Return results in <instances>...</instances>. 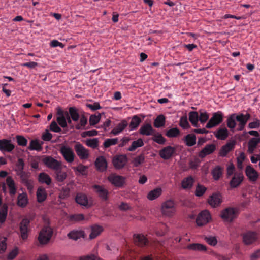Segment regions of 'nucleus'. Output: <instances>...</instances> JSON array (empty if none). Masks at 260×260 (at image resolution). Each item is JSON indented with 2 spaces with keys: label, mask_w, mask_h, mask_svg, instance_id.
I'll return each instance as SVG.
<instances>
[{
  "label": "nucleus",
  "mask_w": 260,
  "mask_h": 260,
  "mask_svg": "<svg viewBox=\"0 0 260 260\" xmlns=\"http://www.w3.org/2000/svg\"><path fill=\"white\" fill-rule=\"evenodd\" d=\"M95 165L97 169L100 171L106 170L107 167V163L104 156L98 157L95 160Z\"/></svg>",
  "instance_id": "24"
},
{
  "label": "nucleus",
  "mask_w": 260,
  "mask_h": 260,
  "mask_svg": "<svg viewBox=\"0 0 260 260\" xmlns=\"http://www.w3.org/2000/svg\"><path fill=\"white\" fill-rule=\"evenodd\" d=\"M18 144L21 146H26L27 144V140L23 136L18 135L16 136Z\"/></svg>",
  "instance_id": "62"
},
{
  "label": "nucleus",
  "mask_w": 260,
  "mask_h": 260,
  "mask_svg": "<svg viewBox=\"0 0 260 260\" xmlns=\"http://www.w3.org/2000/svg\"><path fill=\"white\" fill-rule=\"evenodd\" d=\"M186 248L189 250L198 251H206L207 248L206 246L200 243H192L188 245Z\"/></svg>",
  "instance_id": "34"
},
{
  "label": "nucleus",
  "mask_w": 260,
  "mask_h": 260,
  "mask_svg": "<svg viewBox=\"0 0 260 260\" xmlns=\"http://www.w3.org/2000/svg\"><path fill=\"white\" fill-rule=\"evenodd\" d=\"M179 125L183 129H188L190 127V125L186 116H183L181 117Z\"/></svg>",
  "instance_id": "58"
},
{
  "label": "nucleus",
  "mask_w": 260,
  "mask_h": 260,
  "mask_svg": "<svg viewBox=\"0 0 260 260\" xmlns=\"http://www.w3.org/2000/svg\"><path fill=\"white\" fill-rule=\"evenodd\" d=\"M87 123V118L85 115L82 114L80 117L79 123L76 125L75 128L77 130L84 129Z\"/></svg>",
  "instance_id": "44"
},
{
  "label": "nucleus",
  "mask_w": 260,
  "mask_h": 260,
  "mask_svg": "<svg viewBox=\"0 0 260 260\" xmlns=\"http://www.w3.org/2000/svg\"><path fill=\"white\" fill-rule=\"evenodd\" d=\"M216 150V145L214 144H207L199 153L198 156L201 158H204L206 156L213 153Z\"/></svg>",
  "instance_id": "16"
},
{
  "label": "nucleus",
  "mask_w": 260,
  "mask_h": 260,
  "mask_svg": "<svg viewBox=\"0 0 260 260\" xmlns=\"http://www.w3.org/2000/svg\"><path fill=\"white\" fill-rule=\"evenodd\" d=\"M211 219L210 213L207 210L202 211L197 216L196 223L198 226H203L208 223Z\"/></svg>",
  "instance_id": "7"
},
{
  "label": "nucleus",
  "mask_w": 260,
  "mask_h": 260,
  "mask_svg": "<svg viewBox=\"0 0 260 260\" xmlns=\"http://www.w3.org/2000/svg\"><path fill=\"white\" fill-rule=\"evenodd\" d=\"M57 121L59 125L62 128L67 126V123L66 119V112H63L62 110L59 109L57 112Z\"/></svg>",
  "instance_id": "22"
},
{
  "label": "nucleus",
  "mask_w": 260,
  "mask_h": 260,
  "mask_svg": "<svg viewBox=\"0 0 260 260\" xmlns=\"http://www.w3.org/2000/svg\"><path fill=\"white\" fill-rule=\"evenodd\" d=\"M103 231L102 226L98 224H94L91 226V233L89 235V238L93 239L98 236Z\"/></svg>",
  "instance_id": "27"
},
{
  "label": "nucleus",
  "mask_w": 260,
  "mask_h": 260,
  "mask_svg": "<svg viewBox=\"0 0 260 260\" xmlns=\"http://www.w3.org/2000/svg\"><path fill=\"white\" fill-rule=\"evenodd\" d=\"M101 119V114H99L98 115H92L89 118V123L91 125H94L97 124Z\"/></svg>",
  "instance_id": "63"
},
{
  "label": "nucleus",
  "mask_w": 260,
  "mask_h": 260,
  "mask_svg": "<svg viewBox=\"0 0 260 260\" xmlns=\"http://www.w3.org/2000/svg\"><path fill=\"white\" fill-rule=\"evenodd\" d=\"M38 180L41 183H45L49 185L51 183V177L45 173H41L38 176Z\"/></svg>",
  "instance_id": "41"
},
{
  "label": "nucleus",
  "mask_w": 260,
  "mask_h": 260,
  "mask_svg": "<svg viewBox=\"0 0 260 260\" xmlns=\"http://www.w3.org/2000/svg\"><path fill=\"white\" fill-rule=\"evenodd\" d=\"M118 141V138H112V139H107L105 140L104 142V146L105 148H107L111 146L116 145Z\"/></svg>",
  "instance_id": "55"
},
{
  "label": "nucleus",
  "mask_w": 260,
  "mask_h": 260,
  "mask_svg": "<svg viewBox=\"0 0 260 260\" xmlns=\"http://www.w3.org/2000/svg\"><path fill=\"white\" fill-rule=\"evenodd\" d=\"M30 221L27 218H24L21 221L19 225L20 236L23 240H26L28 237V226Z\"/></svg>",
  "instance_id": "12"
},
{
  "label": "nucleus",
  "mask_w": 260,
  "mask_h": 260,
  "mask_svg": "<svg viewBox=\"0 0 260 260\" xmlns=\"http://www.w3.org/2000/svg\"><path fill=\"white\" fill-rule=\"evenodd\" d=\"M244 175L242 172H235L234 176L230 182V185L231 188H236L238 187L244 180Z\"/></svg>",
  "instance_id": "11"
},
{
  "label": "nucleus",
  "mask_w": 260,
  "mask_h": 260,
  "mask_svg": "<svg viewBox=\"0 0 260 260\" xmlns=\"http://www.w3.org/2000/svg\"><path fill=\"white\" fill-rule=\"evenodd\" d=\"M144 145L143 141L139 138L137 140L134 141L131 146L127 149L129 151H134L137 148L142 147Z\"/></svg>",
  "instance_id": "47"
},
{
  "label": "nucleus",
  "mask_w": 260,
  "mask_h": 260,
  "mask_svg": "<svg viewBox=\"0 0 260 260\" xmlns=\"http://www.w3.org/2000/svg\"><path fill=\"white\" fill-rule=\"evenodd\" d=\"M145 160V157L143 154H140L136 157L133 160V164L136 167H139L141 164L143 163Z\"/></svg>",
  "instance_id": "56"
},
{
  "label": "nucleus",
  "mask_w": 260,
  "mask_h": 260,
  "mask_svg": "<svg viewBox=\"0 0 260 260\" xmlns=\"http://www.w3.org/2000/svg\"><path fill=\"white\" fill-rule=\"evenodd\" d=\"M127 122L126 120H122L118 123L111 132V134L114 135H117L120 133L127 126Z\"/></svg>",
  "instance_id": "32"
},
{
  "label": "nucleus",
  "mask_w": 260,
  "mask_h": 260,
  "mask_svg": "<svg viewBox=\"0 0 260 260\" xmlns=\"http://www.w3.org/2000/svg\"><path fill=\"white\" fill-rule=\"evenodd\" d=\"M75 150L80 159H86L88 158L89 156L88 151L80 143H78L75 145Z\"/></svg>",
  "instance_id": "14"
},
{
  "label": "nucleus",
  "mask_w": 260,
  "mask_h": 260,
  "mask_svg": "<svg viewBox=\"0 0 260 260\" xmlns=\"http://www.w3.org/2000/svg\"><path fill=\"white\" fill-rule=\"evenodd\" d=\"M234 143L230 142L223 146L219 153L220 156L225 157L230 151H232L234 149Z\"/></svg>",
  "instance_id": "30"
},
{
  "label": "nucleus",
  "mask_w": 260,
  "mask_h": 260,
  "mask_svg": "<svg viewBox=\"0 0 260 260\" xmlns=\"http://www.w3.org/2000/svg\"><path fill=\"white\" fill-rule=\"evenodd\" d=\"M108 180L109 182L116 187H122L125 182V177L116 175L111 174L109 176Z\"/></svg>",
  "instance_id": "13"
},
{
  "label": "nucleus",
  "mask_w": 260,
  "mask_h": 260,
  "mask_svg": "<svg viewBox=\"0 0 260 260\" xmlns=\"http://www.w3.org/2000/svg\"><path fill=\"white\" fill-rule=\"evenodd\" d=\"M56 179L58 182H63L67 177V174L60 171H56Z\"/></svg>",
  "instance_id": "61"
},
{
  "label": "nucleus",
  "mask_w": 260,
  "mask_h": 260,
  "mask_svg": "<svg viewBox=\"0 0 260 260\" xmlns=\"http://www.w3.org/2000/svg\"><path fill=\"white\" fill-rule=\"evenodd\" d=\"M8 214V206L6 204H4L0 210V223L5 222Z\"/></svg>",
  "instance_id": "48"
},
{
  "label": "nucleus",
  "mask_w": 260,
  "mask_h": 260,
  "mask_svg": "<svg viewBox=\"0 0 260 260\" xmlns=\"http://www.w3.org/2000/svg\"><path fill=\"white\" fill-rule=\"evenodd\" d=\"M92 188L102 201H106L108 200L109 192L104 185L95 184L92 186Z\"/></svg>",
  "instance_id": "6"
},
{
  "label": "nucleus",
  "mask_w": 260,
  "mask_h": 260,
  "mask_svg": "<svg viewBox=\"0 0 260 260\" xmlns=\"http://www.w3.org/2000/svg\"><path fill=\"white\" fill-rule=\"evenodd\" d=\"M153 136V137L152 138V140L159 144H164L166 142V139L162 136V135L160 133H156V132L154 134V135H152Z\"/></svg>",
  "instance_id": "52"
},
{
  "label": "nucleus",
  "mask_w": 260,
  "mask_h": 260,
  "mask_svg": "<svg viewBox=\"0 0 260 260\" xmlns=\"http://www.w3.org/2000/svg\"><path fill=\"white\" fill-rule=\"evenodd\" d=\"M88 167L80 164L76 167L74 168V171L77 173H79L80 174L86 176L88 174Z\"/></svg>",
  "instance_id": "50"
},
{
  "label": "nucleus",
  "mask_w": 260,
  "mask_h": 260,
  "mask_svg": "<svg viewBox=\"0 0 260 260\" xmlns=\"http://www.w3.org/2000/svg\"><path fill=\"white\" fill-rule=\"evenodd\" d=\"M194 183V179L191 176L184 178L181 181V187L183 189H190Z\"/></svg>",
  "instance_id": "23"
},
{
  "label": "nucleus",
  "mask_w": 260,
  "mask_h": 260,
  "mask_svg": "<svg viewBox=\"0 0 260 260\" xmlns=\"http://www.w3.org/2000/svg\"><path fill=\"white\" fill-rule=\"evenodd\" d=\"M25 163L22 158H19L18 159L17 163L16 164V169H15V171L16 172V174L19 173L20 172H24Z\"/></svg>",
  "instance_id": "53"
},
{
  "label": "nucleus",
  "mask_w": 260,
  "mask_h": 260,
  "mask_svg": "<svg viewBox=\"0 0 260 260\" xmlns=\"http://www.w3.org/2000/svg\"><path fill=\"white\" fill-rule=\"evenodd\" d=\"M207 189V188L205 186L198 183L196 186L195 195L197 197H201L204 194Z\"/></svg>",
  "instance_id": "49"
},
{
  "label": "nucleus",
  "mask_w": 260,
  "mask_h": 260,
  "mask_svg": "<svg viewBox=\"0 0 260 260\" xmlns=\"http://www.w3.org/2000/svg\"><path fill=\"white\" fill-rule=\"evenodd\" d=\"M42 162L48 168L55 171L61 169V163L50 156H44Z\"/></svg>",
  "instance_id": "4"
},
{
  "label": "nucleus",
  "mask_w": 260,
  "mask_h": 260,
  "mask_svg": "<svg viewBox=\"0 0 260 260\" xmlns=\"http://www.w3.org/2000/svg\"><path fill=\"white\" fill-rule=\"evenodd\" d=\"M156 131L153 128L150 123L142 125L139 129V133L142 135L150 136L154 135Z\"/></svg>",
  "instance_id": "21"
},
{
  "label": "nucleus",
  "mask_w": 260,
  "mask_h": 260,
  "mask_svg": "<svg viewBox=\"0 0 260 260\" xmlns=\"http://www.w3.org/2000/svg\"><path fill=\"white\" fill-rule=\"evenodd\" d=\"M75 201L78 204L82 206H85L88 204V200L86 196L81 193L77 194Z\"/></svg>",
  "instance_id": "37"
},
{
  "label": "nucleus",
  "mask_w": 260,
  "mask_h": 260,
  "mask_svg": "<svg viewBox=\"0 0 260 260\" xmlns=\"http://www.w3.org/2000/svg\"><path fill=\"white\" fill-rule=\"evenodd\" d=\"M257 233L253 231H248L243 235V241L245 244L250 245L256 241Z\"/></svg>",
  "instance_id": "15"
},
{
  "label": "nucleus",
  "mask_w": 260,
  "mask_h": 260,
  "mask_svg": "<svg viewBox=\"0 0 260 260\" xmlns=\"http://www.w3.org/2000/svg\"><path fill=\"white\" fill-rule=\"evenodd\" d=\"M184 141L187 146H193L196 143V135L194 134H187L184 137Z\"/></svg>",
  "instance_id": "35"
},
{
  "label": "nucleus",
  "mask_w": 260,
  "mask_h": 260,
  "mask_svg": "<svg viewBox=\"0 0 260 260\" xmlns=\"http://www.w3.org/2000/svg\"><path fill=\"white\" fill-rule=\"evenodd\" d=\"M84 219V215L82 214H74L71 215L70 220L72 221H80Z\"/></svg>",
  "instance_id": "64"
},
{
  "label": "nucleus",
  "mask_w": 260,
  "mask_h": 260,
  "mask_svg": "<svg viewBox=\"0 0 260 260\" xmlns=\"http://www.w3.org/2000/svg\"><path fill=\"white\" fill-rule=\"evenodd\" d=\"M236 114H231L228 118L226 122L228 127L231 129H234L236 126Z\"/></svg>",
  "instance_id": "46"
},
{
  "label": "nucleus",
  "mask_w": 260,
  "mask_h": 260,
  "mask_svg": "<svg viewBox=\"0 0 260 260\" xmlns=\"http://www.w3.org/2000/svg\"><path fill=\"white\" fill-rule=\"evenodd\" d=\"M209 114L205 112L200 110V114L199 115V121L202 124L205 123L209 119Z\"/></svg>",
  "instance_id": "54"
},
{
  "label": "nucleus",
  "mask_w": 260,
  "mask_h": 260,
  "mask_svg": "<svg viewBox=\"0 0 260 260\" xmlns=\"http://www.w3.org/2000/svg\"><path fill=\"white\" fill-rule=\"evenodd\" d=\"M188 119L191 124L195 127H199V114L197 111H190L188 113Z\"/></svg>",
  "instance_id": "28"
},
{
  "label": "nucleus",
  "mask_w": 260,
  "mask_h": 260,
  "mask_svg": "<svg viewBox=\"0 0 260 260\" xmlns=\"http://www.w3.org/2000/svg\"><path fill=\"white\" fill-rule=\"evenodd\" d=\"M176 149L174 147L168 146L159 151V154L164 159L167 160L171 158L175 153Z\"/></svg>",
  "instance_id": "10"
},
{
  "label": "nucleus",
  "mask_w": 260,
  "mask_h": 260,
  "mask_svg": "<svg viewBox=\"0 0 260 260\" xmlns=\"http://www.w3.org/2000/svg\"><path fill=\"white\" fill-rule=\"evenodd\" d=\"M127 161V158L125 155H117L112 160L114 167L117 169H122L124 167Z\"/></svg>",
  "instance_id": "8"
},
{
  "label": "nucleus",
  "mask_w": 260,
  "mask_h": 260,
  "mask_svg": "<svg viewBox=\"0 0 260 260\" xmlns=\"http://www.w3.org/2000/svg\"><path fill=\"white\" fill-rule=\"evenodd\" d=\"M245 174L249 180L252 182L256 181L258 178V172L251 165L246 166Z\"/></svg>",
  "instance_id": "19"
},
{
  "label": "nucleus",
  "mask_w": 260,
  "mask_h": 260,
  "mask_svg": "<svg viewBox=\"0 0 260 260\" xmlns=\"http://www.w3.org/2000/svg\"><path fill=\"white\" fill-rule=\"evenodd\" d=\"M70 190L68 187H63L61 190L59 197L62 200L67 199L70 196Z\"/></svg>",
  "instance_id": "57"
},
{
  "label": "nucleus",
  "mask_w": 260,
  "mask_h": 260,
  "mask_svg": "<svg viewBox=\"0 0 260 260\" xmlns=\"http://www.w3.org/2000/svg\"><path fill=\"white\" fill-rule=\"evenodd\" d=\"M141 122V118L138 115H134L130 122L129 127L131 130L136 129Z\"/></svg>",
  "instance_id": "40"
},
{
  "label": "nucleus",
  "mask_w": 260,
  "mask_h": 260,
  "mask_svg": "<svg viewBox=\"0 0 260 260\" xmlns=\"http://www.w3.org/2000/svg\"><path fill=\"white\" fill-rule=\"evenodd\" d=\"M223 119V114L221 111H218L216 112L213 113L212 117L207 123L206 128H212L218 125L222 122Z\"/></svg>",
  "instance_id": "5"
},
{
  "label": "nucleus",
  "mask_w": 260,
  "mask_h": 260,
  "mask_svg": "<svg viewBox=\"0 0 260 260\" xmlns=\"http://www.w3.org/2000/svg\"><path fill=\"white\" fill-rule=\"evenodd\" d=\"M166 118L163 115H158L154 121V126L156 128H159L165 125Z\"/></svg>",
  "instance_id": "45"
},
{
  "label": "nucleus",
  "mask_w": 260,
  "mask_h": 260,
  "mask_svg": "<svg viewBox=\"0 0 260 260\" xmlns=\"http://www.w3.org/2000/svg\"><path fill=\"white\" fill-rule=\"evenodd\" d=\"M176 212V205L172 200H169L161 205V212L167 216H172Z\"/></svg>",
  "instance_id": "3"
},
{
  "label": "nucleus",
  "mask_w": 260,
  "mask_h": 260,
  "mask_svg": "<svg viewBox=\"0 0 260 260\" xmlns=\"http://www.w3.org/2000/svg\"><path fill=\"white\" fill-rule=\"evenodd\" d=\"M260 143V138H252L250 139L248 143V151L249 153H253L257 145Z\"/></svg>",
  "instance_id": "29"
},
{
  "label": "nucleus",
  "mask_w": 260,
  "mask_h": 260,
  "mask_svg": "<svg viewBox=\"0 0 260 260\" xmlns=\"http://www.w3.org/2000/svg\"><path fill=\"white\" fill-rule=\"evenodd\" d=\"M53 234L52 229L49 226H45L42 228L39 233L38 241L41 244L48 243L51 239Z\"/></svg>",
  "instance_id": "1"
},
{
  "label": "nucleus",
  "mask_w": 260,
  "mask_h": 260,
  "mask_svg": "<svg viewBox=\"0 0 260 260\" xmlns=\"http://www.w3.org/2000/svg\"><path fill=\"white\" fill-rule=\"evenodd\" d=\"M214 134L218 139L224 140L228 137L229 132L226 128H219Z\"/></svg>",
  "instance_id": "31"
},
{
  "label": "nucleus",
  "mask_w": 260,
  "mask_h": 260,
  "mask_svg": "<svg viewBox=\"0 0 260 260\" xmlns=\"http://www.w3.org/2000/svg\"><path fill=\"white\" fill-rule=\"evenodd\" d=\"M14 148L15 146L11 143V140L5 139L0 140V150L1 151L11 152Z\"/></svg>",
  "instance_id": "17"
},
{
  "label": "nucleus",
  "mask_w": 260,
  "mask_h": 260,
  "mask_svg": "<svg viewBox=\"0 0 260 260\" xmlns=\"http://www.w3.org/2000/svg\"><path fill=\"white\" fill-rule=\"evenodd\" d=\"M6 183L9 190V194L11 196H14L17 192V187L15 183L11 176L7 177L6 179Z\"/></svg>",
  "instance_id": "25"
},
{
  "label": "nucleus",
  "mask_w": 260,
  "mask_h": 260,
  "mask_svg": "<svg viewBox=\"0 0 260 260\" xmlns=\"http://www.w3.org/2000/svg\"><path fill=\"white\" fill-rule=\"evenodd\" d=\"M28 203L27 194L25 192H23L18 194L17 197V205L20 207H25Z\"/></svg>",
  "instance_id": "26"
},
{
  "label": "nucleus",
  "mask_w": 260,
  "mask_h": 260,
  "mask_svg": "<svg viewBox=\"0 0 260 260\" xmlns=\"http://www.w3.org/2000/svg\"><path fill=\"white\" fill-rule=\"evenodd\" d=\"M84 232L82 231H73L68 234V237L71 239L77 240L84 237Z\"/></svg>",
  "instance_id": "42"
},
{
  "label": "nucleus",
  "mask_w": 260,
  "mask_h": 260,
  "mask_svg": "<svg viewBox=\"0 0 260 260\" xmlns=\"http://www.w3.org/2000/svg\"><path fill=\"white\" fill-rule=\"evenodd\" d=\"M86 145L91 148H96L99 145V140L97 138L87 140Z\"/></svg>",
  "instance_id": "59"
},
{
  "label": "nucleus",
  "mask_w": 260,
  "mask_h": 260,
  "mask_svg": "<svg viewBox=\"0 0 260 260\" xmlns=\"http://www.w3.org/2000/svg\"><path fill=\"white\" fill-rule=\"evenodd\" d=\"M180 134V130L177 128H172L166 132V135L169 138H175L178 136Z\"/></svg>",
  "instance_id": "51"
},
{
  "label": "nucleus",
  "mask_w": 260,
  "mask_h": 260,
  "mask_svg": "<svg viewBox=\"0 0 260 260\" xmlns=\"http://www.w3.org/2000/svg\"><path fill=\"white\" fill-rule=\"evenodd\" d=\"M134 241L136 245L142 247L147 246L149 243L147 238L142 234L134 235Z\"/></svg>",
  "instance_id": "20"
},
{
  "label": "nucleus",
  "mask_w": 260,
  "mask_h": 260,
  "mask_svg": "<svg viewBox=\"0 0 260 260\" xmlns=\"http://www.w3.org/2000/svg\"><path fill=\"white\" fill-rule=\"evenodd\" d=\"M223 173V168L219 166H216L212 171L211 174L215 180H218L222 176Z\"/></svg>",
  "instance_id": "39"
},
{
  "label": "nucleus",
  "mask_w": 260,
  "mask_h": 260,
  "mask_svg": "<svg viewBox=\"0 0 260 260\" xmlns=\"http://www.w3.org/2000/svg\"><path fill=\"white\" fill-rule=\"evenodd\" d=\"M42 144L39 143L37 139L32 140L28 147V149L30 150L41 151L42 149Z\"/></svg>",
  "instance_id": "43"
},
{
  "label": "nucleus",
  "mask_w": 260,
  "mask_h": 260,
  "mask_svg": "<svg viewBox=\"0 0 260 260\" xmlns=\"http://www.w3.org/2000/svg\"><path fill=\"white\" fill-rule=\"evenodd\" d=\"M60 152L67 162H72L74 161L75 154L71 148L63 146L60 148Z\"/></svg>",
  "instance_id": "9"
},
{
  "label": "nucleus",
  "mask_w": 260,
  "mask_h": 260,
  "mask_svg": "<svg viewBox=\"0 0 260 260\" xmlns=\"http://www.w3.org/2000/svg\"><path fill=\"white\" fill-rule=\"evenodd\" d=\"M17 175H18V176H19L20 178V180H21V182L22 183H24L25 182H26V181H27L28 180H30L29 179V176H30V174L29 173H27L26 172H21L19 173H18L17 174Z\"/></svg>",
  "instance_id": "60"
},
{
  "label": "nucleus",
  "mask_w": 260,
  "mask_h": 260,
  "mask_svg": "<svg viewBox=\"0 0 260 260\" xmlns=\"http://www.w3.org/2000/svg\"><path fill=\"white\" fill-rule=\"evenodd\" d=\"M161 192L162 190L160 188H156L148 193L147 198L151 201L154 200L161 195Z\"/></svg>",
  "instance_id": "38"
},
{
  "label": "nucleus",
  "mask_w": 260,
  "mask_h": 260,
  "mask_svg": "<svg viewBox=\"0 0 260 260\" xmlns=\"http://www.w3.org/2000/svg\"><path fill=\"white\" fill-rule=\"evenodd\" d=\"M222 202L221 195L219 193H213L208 199V203L214 208L219 206Z\"/></svg>",
  "instance_id": "18"
},
{
  "label": "nucleus",
  "mask_w": 260,
  "mask_h": 260,
  "mask_svg": "<svg viewBox=\"0 0 260 260\" xmlns=\"http://www.w3.org/2000/svg\"><path fill=\"white\" fill-rule=\"evenodd\" d=\"M36 196L37 201L39 203L44 202L47 198V193L45 189L42 187H39L37 189Z\"/></svg>",
  "instance_id": "33"
},
{
  "label": "nucleus",
  "mask_w": 260,
  "mask_h": 260,
  "mask_svg": "<svg viewBox=\"0 0 260 260\" xmlns=\"http://www.w3.org/2000/svg\"><path fill=\"white\" fill-rule=\"evenodd\" d=\"M238 214V210L233 207H228L223 210L220 214V217L224 220L232 222L236 218Z\"/></svg>",
  "instance_id": "2"
},
{
  "label": "nucleus",
  "mask_w": 260,
  "mask_h": 260,
  "mask_svg": "<svg viewBox=\"0 0 260 260\" xmlns=\"http://www.w3.org/2000/svg\"><path fill=\"white\" fill-rule=\"evenodd\" d=\"M68 113L73 121L77 122L79 120L80 114L78 110L76 107H70Z\"/></svg>",
  "instance_id": "36"
}]
</instances>
